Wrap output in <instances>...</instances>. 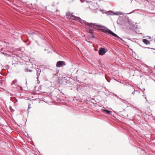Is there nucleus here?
Here are the masks:
<instances>
[{
	"label": "nucleus",
	"instance_id": "1",
	"mask_svg": "<svg viewBox=\"0 0 155 155\" xmlns=\"http://www.w3.org/2000/svg\"><path fill=\"white\" fill-rule=\"evenodd\" d=\"M76 21H79L81 23L83 24H84L86 26H89L93 27V28H96L97 27L100 28H101V26L100 25H97L95 23H89L86 22L84 20H82L79 17L76 18Z\"/></svg>",
	"mask_w": 155,
	"mask_h": 155
},
{
	"label": "nucleus",
	"instance_id": "2",
	"mask_svg": "<svg viewBox=\"0 0 155 155\" xmlns=\"http://www.w3.org/2000/svg\"><path fill=\"white\" fill-rule=\"evenodd\" d=\"M102 31L105 33L111 35L112 36L118 38L120 39L122 41H123L122 39L121 38L117 35L115 33H114L112 31L110 30H109L107 28L106 29H102Z\"/></svg>",
	"mask_w": 155,
	"mask_h": 155
},
{
	"label": "nucleus",
	"instance_id": "3",
	"mask_svg": "<svg viewBox=\"0 0 155 155\" xmlns=\"http://www.w3.org/2000/svg\"><path fill=\"white\" fill-rule=\"evenodd\" d=\"M85 2L89 4V8L92 10L94 11L96 10V9H97V8L95 7L97 5V4L95 3H93L90 0H85Z\"/></svg>",
	"mask_w": 155,
	"mask_h": 155
},
{
	"label": "nucleus",
	"instance_id": "4",
	"mask_svg": "<svg viewBox=\"0 0 155 155\" xmlns=\"http://www.w3.org/2000/svg\"><path fill=\"white\" fill-rule=\"evenodd\" d=\"M66 17L67 18L71 19L72 20H75L76 21V18L77 17L74 16L73 15L72 13H71L70 12H68L66 13Z\"/></svg>",
	"mask_w": 155,
	"mask_h": 155
},
{
	"label": "nucleus",
	"instance_id": "5",
	"mask_svg": "<svg viewBox=\"0 0 155 155\" xmlns=\"http://www.w3.org/2000/svg\"><path fill=\"white\" fill-rule=\"evenodd\" d=\"M63 65H65L64 61H59L57 62L56 66L57 67H61Z\"/></svg>",
	"mask_w": 155,
	"mask_h": 155
},
{
	"label": "nucleus",
	"instance_id": "6",
	"mask_svg": "<svg viewBox=\"0 0 155 155\" xmlns=\"http://www.w3.org/2000/svg\"><path fill=\"white\" fill-rule=\"evenodd\" d=\"M106 52L105 49L104 48H101L99 50L98 53L99 55H102L104 54Z\"/></svg>",
	"mask_w": 155,
	"mask_h": 155
},
{
	"label": "nucleus",
	"instance_id": "7",
	"mask_svg": "<svg viewBox=\"0 0 155 155\" xmlns=\"http://www.w3.org/2000/svg\"><path fill=\"white\" fill-rule=\"evenodd\" d=\"M101 111L103 112H106V113L108 114H111L112 112L110 110H107L105 109H101Z\"/></svg>",
	"mask_w": 155,
	"mask_h": 155
},
{
	"label": "nucleus",
	"instance_id": "8",
	"mask_svg": "<svg viewBox=\"0 0 155 155\" xmlns=\"http://www.w3.org/2000/svg\"><path fill=\"white\" fill-rule=\"evenodd\" d=\"M143 42L146 45H148L150 44V42L148 41L146 39H143Z\"/></svg>",
	"mask_w": 155,
	"mask_h": 155
},
{
	"label": "nucleus",
	"instance_id": "9",
	"mask_svg": "<svg viewBox=\"0 0 155 155\" xmlns=\"http://www.w3.org/2000/svg\"><path fill=\"white\" fill-rule=\"evenodd\" d=\"M114 15H123V14L121 12H116L114 13Z\"/></svg>",
	"mask_w": 155,
	"mask_h": 155
},
{
	"label": "nucleus",
	"instance_id": "10",
	"mask_svg": "<svg viewBox=\"0 0 155 155\" xmlns=\"http://www.w3.org/2000/svg\"><path fill=\"white\" fill-rule=\"evenodd\" d=\"M116 97H117V99H119L121 101L125 103V102H127V101L120 98L117 95H116Z\"/></svg>",
	"mask_w": 155,
	"mask_h": 155
},
{
	"label": "nucleus",
	"instance_id": "11",
	"mask_svg": "<svg viewBox=\"0 0 155 155\" xmlns=\"http://www.w3.org/2000/svg\"><path fill=\"white\" fill-rule=\"evenodd\" d=\"M107 13H108V14L110 15H114V13L112 12L111 11H109L108 12H107Z\"/></svg>",
	"mask_w": 155,
	"mask_h": 155
},
{
	"label": "nucleus",
	"instance_id": "12",
	"mask_svg": "<svg viewBox=\"0 0 155 155\" xmlns=\"http://www.w3.org/2000/svg\"><path fill=\"white\" fill-rule=\"evenodd\" d=\"M40 72H41V71H38V72H37V79L38 80L39 78V76L40 75Z\"/></svg>",
	"mask_w": 155,
	"mask_h": 155
},
{
	"label": "nucleus",
	"instance_id": "13",
	"mask_svg": "<svg viewBox=\"0 0 155 155\" xmlns=\"http://www.w3.org/2000/svg\"><path fill=\"white\" fill-rule=\"evenodd\" d=\"M132 91H133V92H132V94H133V95H134V94L135 90L134 88H132Z\"/></svg>",
	"mask_w": 155,
	"mask_h": 155
},
{
	"label": "nucleus",
	"instance_id": "14",
	"mask_svg": "<svg viewBox=\"0 0 155 155\" xmlns=\"http://www.w3.org/2000/svg\"><path fill=\"white\" fill-rule=\"evenodd\" d=\"M89 31H90L89 32L90 33H91V34H92V33H93V29H90Z\"/></svg>",
	"mask_w": 155,
	"mask_h": 155
},
{
	"label": "nucleus",
	"instance_id": "15",
	"mask_svg": "<svg viewBox=\"0 0 155 155\" xmlns=\"http://www.w3.org/2000/svg\"><path fill=\"white\" fill-rule=\"evenodd\" d=\"M36 71L37 72H38L39 71H41V69L40 68H38L36 69Z\"/></svg>",
	"mask_w": 155,
	"mask_h": 155
},
{
	"label": "nucleus",
	"instance_id": "16",
	"mask_svg": "<svg viewBox=\"0 0 155 155\" xmlns=\"http://www.w3.org/2000/svg\"><path fill=\"white\" fill-rule=\"evenodd\" d=\"M16 82H17V80H14V81H13V82L14 83H15Z\"/></svg>",
	"mask_w": 155,
	"mask_h": 155
},
{
	"label": "nucleus",
	"instance_id": "17",
	"mask_svg": "<svg viewBox=\"0 0 155 155\" xmlns=\"http://www.w3.org/2000/svg\"><path fill=\"white\" fill-rule=\"evenodd\" d=\"M30 104H28V109H29L30 108H31V107H30Z\"/></svg>",
	"mask_w": 155,
	"mask_h": 155
},
{
	"label": "nucleus",
	"instance_id": "18",
	"mask_svg": "<svg viewBox=\"0 0 155 155\" xmlns=\"http://www.w3.org/2000/svg\"><path fill=\"white\" fill-rule=\"evenodd\" d=\"M100 11H101V12H102L103 13H104V11L103 10H100Z\"/></svg>",
	"mask_w": 155,
	"mask_h": 155
},
{
	"label": "nucleus",
	"instance_id": "19",
	"mask_svg": "<svg viewBox=\"0 0 155 155\" xmlns=\"http://www.w3.org/2000/svg\"><path fill=\"white\" fill-rule=\"evenodd\" d=\"M145 99L146 100V101H147V99L146 97H145Z\"/></svg>",
	"mask_w": 155,
	"mask_h": 155
},
{
	"label": "nucleus",
	"instance_id": "20",
	"mask_svg": "<svg viewBox=\"0 0 155 155\" xmlns=\"http://www.w3.org/2000/svg\"><path fill=\"white\" fill-rule=\"evenodd\" d=\"M148 37H149V38L150 39L151 38L150 36H148Z\"/></svg>",
	"mask_w": 155,
	"mask_h": 155
},
{
	"label": "nucleus",
	"instance_id": "21",
	"mask_svg": "<svg viewBox=\"0 0 155 155\" xmlns=\"http://www.w3.org/2000/svg\"><path fill=\"white\" fill-rule=\"evenodd\" d=\"M13 83H12L11 84V85H13Z\"/></svg>",
	"mask_w": 155,
	"mask_h": 155
},
{
	"label": "nucleus",
	"instance_id": "22",
	"mask_svg": "<svg viewBox=\"0 0 155 155\" xmlns=\"http://www.w3.org/2000/svg\"><path fill=\"white\" fill-rule=\"evenodd\" d=\"M88 27V26H87L86 27V28H87Z\"/></svg>",
	"mask_w": 155,
	"mask_h": 155
},
{
	"label": "nucleus",
	"instance_id": "23",
	"mask_svg": "<svg viewBox=\"0 0 155 155\" xmlns=\"http://www.w3.org/2000/svg\"><path fill=\"white\" fill-rule=\"evenodd\" d=\"M29 71L30 72H31V71L30 70H29Z\"/></svg>",
	"mask_w": 155,
	"mask_h": 155
},
{
	"label": "nucleus",
	"instance_id": "24",
	"mask_svg": "<svg viewBox=\"0 0 155 155\" xmlns=\"http://www.w3.org/2000/svg\"><path fill=\"white\" fill-rule=\"evenodd\" d=\"M131 13H128V14H130Z\"/></svg>",
	"mask_w": 155,
	"mask_h": 155
},
{
	"label": "nucleus",
	"instance_id": "25",
	"mask_svg": "<svg viewBox=\"0 0 155 155\" xmlns=\"http://www.w3.org/2000/svg\"><path fill=\"white\" fill-rule=\"evenodd\" d=\"M39 81H38V83H39Z\"/></svg>",
	"mask_w": 155,
	"mask_h": 155
}]
</instances>
